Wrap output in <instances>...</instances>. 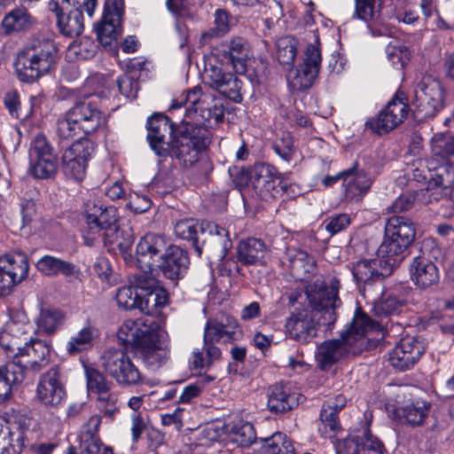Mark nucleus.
Returning a JSON list of instances; mask_svg holds the SVG:
<instances>
[{
  "mask_svg": "<svg viewBox=\"0 0 454 454\" xmlns=\"http://www.w3.org/2000/svg\"><path fill=\"white\" fill-rule=\"evenodd\" d=\"M146 128L147 141L159 159V165L168 159H176L182 167L190 168L211 142L209 132L204 127L185 121L176 124L162 113L151 115Z\"/></svg>",
  "mask_w": 454,
  "mask_h": 454,
  "instance_id": "1",
  "label": "nucleus"
},
{
  "mask_svg": "<svg viewBox=\"0 0 454 454\" xmlns=\"http://www.w3.org/2000/svg\"><path fill=\"white\" fill-rule=\"evenodd\" d=\"M340 280L332 277L328 283L314 284L306 289L304 295L309 307L296 309L286 322V333L292 340L309 343L317 335L319 325H330L335 322V309L340 304Z\"/></svg>",
  "mask_w": 454,
  "mask_h": 454,
  "instance_id": "2",
  "label": "nucleus"
},
{
  "mask_svg": "<svg viewBox=\"0 0 454 454\" xmlns=\"http://www.w3.org/2000/svg\"><path fill=\"white\" fill-rule=\"evenodd\" d=\"M379 326L367 315L356 309L348 327L340 334V339L322 342L316 352L317 366L322 371H328L340 360L348 356H357L367 347L365 334L367 331Z\"/></svg>",
  "mask_w": 454,
  "mask_h": 454,
  "instance_id": "3",
  "label": "nucleus"
},
{
  "mask_svg": "<svg viewBox=\"0 0 454 454\" xmlns=\"http://www.w3.org/2000/svg\"><path fill=\"white\" fill-rule=\"evenodd\" d=\"M58 48L49 38H35L20 50L14 61L18 79L32 83L48 74L56 63Z\"/></svg>",
  "mask_w": 454,
  "mask_h": 454,
  "instance_id": "4",
  "label": "nucleus"
},
{
  "mask_svg": "<svg viewBox=\"0 0 454 454\" xmlns=\"http://www.w3.org/2000/svg\"><path fill=\"white\" fill-rule=\"evenodd\" d=\"M138 321H126L118 332V339L124 345L131 346L144 363L152 368L160 367L167 359L160 334L153 326H139Z\"/></svg>",
  "mask_w": 454,
  "mask_h": 454,
  "instance_id": "5",
  "label": "nucleus"
},
{
  "mask_svg": "<svg viewBox=\"0 0 454 454\" xmlns=\"http://www.w3.org/2000/svg\"><path fill=\"white\" fill-rule=\"evenodd\" d=\"M106 118L97 103L89 98L80 99L58 121L57 134L60 140L82 138L105 124Z\"/></svg>",
  "mask_w": 454,
  "mask_h": 454,
  "instance_id": "6",
  "label": "nucleus"
},
{
  "mask_svg": "<svg viewBox=\"0 0 454 454\" xmlns=\"http://www.w3.org/2000/svg\"><path fill=\"white\" fill-rule=\"evenodd\" d=\"M416 229L412 221L405 216L390 217L385 227L384 239L379 247L378 256L392 269L403 261L404 252L415 239Z\"/></svg>",
  "mask_w": 454,
  "mask_h": 454,
  "instance_id": "7",
  "label": "nucleus"
},
{
  "mask_svg": "<svg viewBox=\"0 0 454 454\" xmlns=\"http://www.w3.org/2000/svg\"><path fill=\"white\" fill-rule=\"evenodd\" d=\"M412 116L419 122L434 118L445 107L446 92L438 80L423 78L414 90Z\"/></svg>",
  "mask_w": 454,
  "mask_h": 454,
  "instance_id": "8",
  "label": "nucleus"
},
{
  "mask_svg": "<svg viewBox=\"0 0 454 454\" xmlns=\"http://www.w3.org/2000/svg\"><path fill=\"white\" fill-rule=\"evenodd\" d=\"M100 363L104 372L122 387H136L145 380V376L122 349L105 351L100 357Z\"/></svg>",
  "mask_w": 454,
  "mask_h": 454,
  "instance_id": "9",
  "label": "nucleus"
},
{
  "mask_svg": "<svg viewBox=\"0 0 454 454\" xmlns=\"http://www.w3.org/2000/svg\"><path fill=\"white\" fill-rule=\"evenodd\" d=\"M85 216L88 234L84 236L85 244L92 246L95 235L104 238L115 229L118 224V210L114 206L104 207L100 201L88 200L85 204Z\"/></svg>",
  "mask_w": 454,
  "mask_h": 454,
  "instance_id": "10",
  "label": "nucleus"
},
{
  "mask_svg": "<svg viewBox=\"0 0 454 454\" xmlns=\"http://www.w3.org/2000/svg\"><path fill=\"white\" fill-rule=\"evenodd\" d=\"M409 110L406 94L398 90L377 116L366 121V126L378 135L387 134L403 122Z\"/></svg>",
  "mask_w": 454,
  "mask_h": 454,
  "instance_id": "11",
  "label": "nucleus"
},
{
  "mask_svg": "<svg viewBox=\"0 0 454 454\" xmlns=\"http://www.w3.org/2000/svg\"><path fill=\"white\" fill-rule=\"evenodd\" d=\"M196 253L199 256L203 252L223 260L232 247L229 231L219 224L207 220L200 222V231L197 237Z\"/></svg>",
  "mask_w": 454,
  "mask_h": 454,
  "instance_id": "12",
  "label": "nucleus"
},
{
  "mask_svg": "<svg viewBox=\"0 0 454 454\" xmlns=\"http://www.w3.org/2000/svg\"><path fill=\"white\" fill-rule=\"evenodd\" d=\"M251 183L254 192L263 200L276 199L288 189L276 168L264 162L256 163L251 169Z\"/></svg>",
  "mask_w": 454,
  "mask_h": 454,
  "instance_id": "13",
  "label": "nucleus"
},
{
  "mask_svg": "<svg viewBox=\"0 0 454 454\" xmlns=\"http://www.w3.org/2000/svg\"><path fill=\"white\" fill-rule=\"evenodd\" d=\"M383 259L380 260H363L357 262L352 268V274L356 281L360 286V291L365 295L366 293L372 294L374 290L376 294L381 293L383 290L382 280L386 276L392 272V268L384 265Z\"/></svg>",
  "mask_w": 454,
  "mask_h": 454,
  "instance_id": "14",
  "label": "nucleus"
},
{
  "mask_svg": "<svg viewBox=\"0 0 454 454\" xmlns=\"http://www.w3.org/2000/svg\"><path fill=\"white\" fill-rule=\"evenodd\" d=\"M320 65L321 53L318 45L308 44L303 63L295 69H287V81L291 90L302 91L310 88L318 74Z\"/></svg>",
  "mask_w": 454,
  "mask_h": 454,
  "instance_id": "15",
  "label": "nucleus"
},
{
  "mask_svg": "<svg viewBox=\"0 0 454 454\" xmlns=\"http://www.w3.org/2000/svg\"><path fill=\"white\" fill-rule=\"evenodd\" d=\"M92 151L93 146L90 140L77 138L61 157V170L65 176L75 182L82 181Z\"/></svg>",
  "mask_w": 454,
  "mask_h": 454,
  "instance_id": "16",
  "label": "nucleus"
},
{
  "mask_svg": "<svg viewBox=\"0 0 454 454\" xmlns=\"http://www.w3.org/2000/svg\"><path fill=\"white\" fill-rule=\"evenodd\" d=\"M30 171L40 179L54 176L57 172L58 158L45 136L39 134L33 140L29 151Z\"/></svg>",
  "mask_w": 454,
  "mask_h": 454,
  "instance_id": "17",
  "label": "nucleus"
},
{
  "mask_svg": "<svg viewBox=\"0 0 454 454\" xmlns=\"http://www.w3.org/2000/svg\"><path fill=\"white\" fill-rule=\"evenodd\" d=\"M124 12V0H106L104 14L95 26L97 38L104 46H111L121 35V22Z\"/></svg>",
  "mask_w": 454,
  "mask_h": 454,
  "instance_id": "18",
  "label": "nucleus"
},
{
  "mask_svg": "<svg viewBox=\"0 0 454 454\" xmlns=\"http://www.w3.org/2000/svg\"><path fill=\"white\" fill-rule=\"evenodd\" d=\"M169 245L163 236L147 233L142 237L136 247L132 263L144 273L154 274L155 265Z\"/></svg>",
  "mask_w": 454,
  "mask_h": 454,
  "instance_id": "19",
  "label": "nucleus"
},
{
  "mask_svg": "<svg viewBox=\"0 0 454 454\" xmlns=\"http://www.w3.org/2000/svg\"><path fill=\"white\" fill-rule=\"evenodd\" d=\"M190 258L188 252L180 247L169 245L155 265L154 273L170 281L176 286L188 271Z\"/></svg>",
  "mask_w": 454,
  "mask_h": 454,
  "instance_id": "20",
  "label": "nucleus"
},
{
  "mask_svg": "<svg viewBox=\"0 0 454 454\" xmlns=\"http://www.w3.org/2000/svg\"><path fill=\"white\" fill-rule=\"evenodd\" d=\"M35 397L41 404L50 409H59L63 404L66 389L58 366L51 367L41 375Z\"/></svg>",
  "mask_w": 454,
  "mask_h": 454,
  "instance_id": "21",
  "label": "nucleus"
},
{
  "mask_svg": "<svg viewBox=\"0 0 454 454\" xmlns=\"http://www.w3.org/2000/svg\"><path fill=\"white\" fill-rule=\"evenodd\" d=\"M428 247L429 244H424L410 264L411 279L422 290L435 286L440 282V271L429 256Z\"/></svg>",
  "mask_w": 454,
  "mask_h": 454,
  "instance_id": "22",
  "label": "nucleus"
},
{
  "mask_svg": "<svg viewBox=\"0 0 454 454\" xmlns=\"http://www.w3.org/2000/svg\"><path fill=\"white\" fill-rule=\"evenodd\" d=\"M50 347L41 340H31L14 356L12 363H15L23 371L25 378L27 372L36 373L49 364Z\"/></svg>",
  "mask_w": 454,
  "mask_h": 454,
  "instance_id": "23",
  "label": "nucleus"
},
{
  "mask_svg": "<svg viewBox=\"0 0 454 454\" xmlns=\"http://www.w3.org/2000/svg\"><path fill=\"white\" fill-rule=\"evenodd\" d=\"M137 285L140 291L138 309L142 313L155 315L168 304V294L164 288L156 286L153 279L141 276L137 278Z\"/></svg>",
  "mask_w": 454,
  "mask_h": 454,
  "instance_id": "24",
  "label": "nucleus"
},
{
  "mask_svg": "<svg viewBox=\"0 0 454 454\" xmlns=\"http://www.w3.org/2000/svg\"><path fill=\"white\" fill-rule=\"evenodd\" d=\"M424 352V347L415 337L401 339L389 353L388 360L393 367L405 371L415 364Z\"/></svg>",
  "mask_w": 454,
  "mask_h": 454,
  "instance_id": "25",
  "label": "nucleus"
},
{
  "mask_svg": "<svg viewBox=\"0 0 454 454\" xmlns=\"http://www.w3.org/2000/svg\"><path fill=\"white\" fill-rule=\"evenodd\" d=\"M427 191L434 200H443L442 205L450 209V214L454 213V171L444 168L437 173L428 181Z\"/></svg>",
  "mask_w": 454,
  "mask_h": 454,
  "instance_id": "26",
  "label": "nucleus"
},
{
  "mask_svg": "<svg viewBox=\"0 0 454 454\" xmlns=\"http://www.w3.org/2000/svg\"><path fill=\"white\" fill-rule=\"evenodd\" d=\"M268 254L269 249L260 239L247 238L237 246V259L242 265H262Z\"/></svg>",
  "mask_w": 454,
  "mask_h": 454,
  "instance_id": "27",
  "label": "nucleus"
},
{
  "mask_svg": "<svg viewBox=\"0 0 454 454\" xmlns=\"http://www.w3.org/2000/svg\"><path fill=\"white\" fill-rule=\"evenodd\" d=\"M356 166L357 163L344 170L343 186L347 200L359 201L371 188L372 180L363 170H358Z\"/></svg>",
  "mask_w": 454,
  "mask_h": 454,
  "instance_id": "28",
  "label": "nucleus"
},
{
  "mask_svg": "<svg viewBox=\"0 0 454 454\" xmlns=\"http://www.w3.org/2000/svg\"><path fill=\"white\" fill-rule=\"evenodd\" d=\"M344 454H384L383 443L369 431L362 435L348 436L343 442Z\"/></svg>",
  "mask_w": 454,
  "mask_h": 454,
  "instance_id": "29",
  "label": "nucleus"
},
{
  "mask_svg": "<svg viewBox=\"0 0 454 454\" xmlns=\"http://www.w3.org/2000/svg\"><path fill=\"white\" fill-rule=\"evenodd\" d=\"M134 231L129 225H118L106 237L103 239L106 246L116 245L126 263H132L134 261L131 254V247L134 243Z\"/></svg>",
  "mask_w": 454,
  "mask_h": 454,
  "instance_id": "30",
  "label": "nucleus"
},
{
  "mask_svg": "<svg viewBox=\"0 0 454 454\" xmlns=\"http://www.w3.org/2000/svg\"><path fill=\"white\" fill-rule=\"evenodd\" d=\"M432 404L424 400H416L395 409L396 417L403 423L413 427H420L430 413Z\"/></svg>",
  "mask_w": 454,
  "mask_h": 454,
  "instance_id": "31",
  "label": "nucleus"
},
{
  "mask_svg": "<svg viewBox=\"0 0 454 454\" xmlns=\"http://www.w3.org/2000/svg\"><path fill=\"white\" fill-rule=\"evenodd\" d=\"M288 266L291 274L300 280H306L314 274L316 262L306 251L301 249H288Z\"/></svg>",
  "mask_w": 454,
  "mask_h": 454,
  "instance_id": "32",
  "label": "nucleus"
},
{
  "mask_svg": "<svg viewBox=\"0 0 454 454\" xmlns=\"http://www.w3.org/2000/svg\"><path fill=\"white\" fill-rule=\"evenodd\" d=\"M223 56L233 65L236 72L245 73L247 62L250 56V45L247 41L240 36H234L226 44Z\"/></svg>",
  "mask_w": 454,
  "mask_h": 454,
  "instance_id": "33",
  "label": "nucleus"
},
{
  "mask_svg": "<svg viewBox=\"0 0 454 454\" xmlns=\"http://www.w3.org/2000/svg\"><path fill=\"white\" fill-rule=\"evenodd\" d=\"M76 4L77 5H74V9L56 15L60 33L67 37L80 35L84 28L81 4L79 2H76Z\"/></svg>",
  "mask_w": 454,
  "mask_h": 454,
  "instance_id": "34",
  "label": "nucleus"
},
{
  "mask_svg": "<svg viewBox=\"0 0 454 454\" xmlns=\"http://www.w3.org/2000/svg\"><path fill=\"white\" fill-rule=\"evenodd\" d=\"M24 380L23 371L11 361L0 366V403L8 401L12 395V388Z\"/></svg>",
  "mask_w": 454,
  "mask_h": 454,
  "instance_id": "35",
  "label": "nucleus"
},
{
  "mask_svg": "<svg viewBox=\"0 0 454 454\" xmlns=\"http://www.w3.org/2000/svg\"><path fill=\"white\" fill-rule=\"evenodd\" d=\"M301 395L287 393L282 385H274L269 389L268 408L271 412L283 413L299 405Z\"/></svg>",
  "mask_w": 454,
  "mask_h": 454,
  "instance_id": "36",
  "label": "nucleus"
},
{
  "mask_svg": "<svg viewBox=\"0 0 454 454\" xmlns=\"http://www.w3.org/2000/svg\"><path fill=\"white\" fill-rule=\"evenodd\" d=\"M224 107L222 104H217L215 100L208 99L199 108L197 114H192L191 118L194 119L197 123H192L197 126L204 127L209 133L208 127L216 125L223 121Z\"/></svg>",
  "mask_w": 454,
  "mask_h": 454,
  "instance_id": "37",
  "label": "nucleus"
},
{
  "mask_svg": "<svg viewBox=\"0 0 454 454\" xmlns=\"http://www.w3.org/2000/svg\"><path fill=\"white\" fill-rule=\"evenodd\" d=\"M383 0H355L354 19L368 24V27L382 22Z\"/></svg>",
  "mask_w": 454,
  "mask_h": 454,
  "instance_id": "38",
  "label": "nucleus"
},
{
  "mask_svg": "<svg viewBox=\"0 0 454 454\" xmlns=\"http://www.w3.org/2000/svg\"><path fill=\"white\" fill-rule=\"evenodd\" d=\"M0 265L4 266V270L9 274V277L13 278L14 285L20 283L27 277L28 260L23 253L4 255L0 258Z\"/></svg>",
  "mask_w": 454,
  "mask_h": 454,
  "instance_id": "39",
  "label": "nucleus"
},
{
  "mask_svg": "<svg viewBox=\"0 0 454 454\" xmlns=\"http://www.w3.org/2000/svg\"><path fill=\"white\" fill-rule=\"evenodd\" d=\"M276 47L278 62L286 69L293 67L297 53V40L292 35H285L277 40Z\"/></svg>",
  "mask_w": 454,
  "mask_h": 454,
  "instance_id": "40",
  "label": "nucleus"
},
{
  "mask_svg": "<svg viewBox=\"0 0 454 454\" xmlns=\"http://www.w3.org/2000/svg\"><path fill=\"white\" fill-rule=\"evenodd\" d=\"M209 97L202 96L201 88L197 86L187 91L184 96H181L180 101L178 99L173 100L170 109H176L181 107L183 105L185 106V115L192 117V114H197V108L202 106Z\"/></svg>",
  "mask_w": 454,
  "mask_h": 454,
  "instance_id": "41",
  "label": "nucleus"
},
{
  "mask_svg": "<svg viewBox=\"0 0 454 454\" xmlns=\"http://www.w3.org/2000/svg\"><path fill=\"white\" fill-rule=\"evenodd\" d=\"M88 391L98 395H104L111 391L113 382L98 369L85 367Z\"/></svg>",
  "mask_w": 454,
  "mask_h": 454,
  "instance_id": "42",
  "label": "nucleus"
},
{
  "mask_svg": "<svg viewBox=\"0 0 454 454\" xmlns=\"http://www.w3.org/2000/svg\"><path fill=\"white\" fill-rule=\"evenodd\" d=\"M31 17L26 10L15 9L9 12L3 20L2 26L6 34L14 31H22L31 26Z\"/></svg>",
  "mask_w": 454,
  "mask_h": 454,
  "instance_id": "43",
  "label": "nucleus"
},
{
  "mask_svg": "<svg viewBox=\"0 0 454 454\" xmlns=\"http://www.w3.org/2000/svg\"><path fill=\"white\" fill-rule=\"evenodd\" d=\"M232 17L225 9H217L214 14V27L202 34V39H211L214 37H222L226 35L231 28V20Z\"/></svg>",
  "mask_w": 454,
  "mask_h": 454,
  "instance_id": "44",
  "label": "nucleus"
},
{
  "mask_svg": "<svg viewBox=\"0 0 454 454\" xmlns=\"http://www.w3.org/2000/svg\"><path fill=\"white\" fill-rule=\"evenodd\" d=\"M115 300L118 306L126 310L137 309L140 301V291L138 285L123 286L118 288Z\"/></svg>",
  "mask_w": 454,
  "mask_h": 454,
  "instance_id": "45",
  "label": "nucleus"
},
{
  "mask_svg": "<svg viewBox=\"0 0 454 454\" xmlns=\"http://www.w3.org/2000/svg\"><path fill=\"white\" fill-rule=\"evenodd\" d=\"M174 231L178 238L191 241L193 248L196 250L198 245L196 239L200 235V222L193 218L183 219L175 224Z\"/></svg>",
  "mask_w": 454,
  "mask_h": 454,
  "instance_id": "46",
  "label": "nucleus"
},
{
  "mask_svg": "<svg viewBox=\"0 0 454 454\" xmlns=\"http://www.w3.org/2000/svg\"><path fill=\"white\" fill-rule=\"evenodd\" d=\"M64 315L58 309H42L37 319V325L41 331L52 334L63 324Z\"/></svg>",
  "mask_w": 454,
  "mask_h": 454,
  "instance_id": "47",
  "label": "nucleus"
},
{
  "mask_svg": "<svg viewBox=\"0 0 454 454\" xmlns=\"http://www.w3.org/2000/svg\"><path fill=\"white\" fill-rule=\"evenodd\" d=\"M241 85V81L235 74L228 73L220 85H216V90L231 101L240 103L242 101Z\"/></svg>",
  "mask_w": 454,
  "mask_h": 454,
  "instance_id": "48",
  "label": "nucleus"
},
{
  "mask_svg": "<svg viewBox=\"0 0 454 454\" xmlns=\"http://www.w3.org/2000/svg\"><path fill=\"white\" fill-rule=\"evenodd\" d=\"M338 410L336 408H331L330 405H324L321 410L320 419L323 427H319V430L328 434V437H332L340 430V425L338 420Z\"/></svg>",
  "mask_w": 454,
  "mask_h": 454,
  "instance_id": "49",
  "label": "nucleus"
},
{
  "mask_svg": "<svg viewBox=\"0 0 454 454\" xmlns=\"http://www.w3.org/2000/svg\"><path fill=\"white\" fill-rule=\"evenodd\" d=\"M403 306V300L390 294L387 297H382L374 303L373 312L379 317H386L399 313Z\"/></svg>",
  "mask_w": 454,
  "mask_h": 454,
  "instance_id": "50",
  "label": "nucleus"
},
{
  "mask_svg": "<svg viewBox=\"0 0 454 454\" xmlns=\"http://www.w3.org/2000/svg\"><path fill=\"white\" fill-rule=\"evenodd\" d=\"M93 333L90 327L82 329L76 336L71 338L67 346V350L70 355L78 354L86 350L92 342Z\"/></svg>",
  "mask_w": 454,
  "mask_h": 454,
  "instance_id": "51",
  "label": "nucleus"
},
{
  "mask_svg": "<svg viewBox=\"0 0 454 454\" xmlns=\"http://www.w3.org/2000/svg\"><path fill=\"white\" fill-rule=\"evenodd\" d=\"M273 149L284 160L289 162L295 152L294 137L290 133L283 132L281 137L275 141Z\"/></svg>",
  "mask_w": 454,
  "mask_h": 454,
  "instance_id": "52",
  "label": "nucleus"
},
{
  "mask_svg": "<svg viewBox=\"0 0 454 454\" xmlns=\"http://www.w3.org/2000/svg\"><path fill=\"white\" fill-rule=\"evenodd\" d=\"M102 418L99 415H93L82 427L79 438L80 442H88L92 441H100L98 430L101 425Z\"/></svg>",
  "mask_w": 454,
  "mask_h": 454,
  "instance_id": "53",
  "label": "nucleus"
},
{
  "mask_svg": "<svg viewBox=\"0 0 454 454\" xmlns=\"http://www.w3.org/2000/svg\"><path fill=\"white\" fill-rule=\"evenodd\" d=\"M233 440L241 446H249L257 439L252 424L246 423L233 428Z\"/></svg>",
  "mask_w": 454,
  "mask_h": 454,
  "instance_id": "54",
  "label": "nucleus"
},
{
  "mask_svg": "<svg viewBox=\"0 0 454 454\" xmlns=\"http://www.w3.org/2000/svg\"><path fill=\"white\" fill-rule=\"evenodd\" d=\"M116 84L121 94L126 98H137L139 87L138 82L134 76L124 74L116 80Z\"/></svg>",
  "mask_w": 454,
  "mask_h": 454,
  "instance_id": "55",
  "label": "nucleus"
},
{
  "mask_svg": "<svg viewBox=\"0 0 454 454\" xmlns=\"http://www.w3.org/2000/svg\"><path fill=\"white\" fill-rule=\"evenodd\" d=\"M230 177L239 191H243L248 186L251 181V170L245 168L244 167L232 166L229 168Z\"/></svg>",
  "mask_w": 454,
  "mask_h": 454,
  "instance_id": "56",
  "label": "nucleus"
},
{
  "mask_svg": "<svg viewBox=\"0 0 454 454\" xmlns=\"http://www.w3.org/2000/svg\"><path fill=\"white\" fill-rule=\"evenodd\" d=\"M280 115L286 119L290 125H296L299 127H307L309 125L308 118L297 109L294 105L288 107L281 106Z\"/></svg>",
  "mask_w": 454,
  "mask_h": 454,
  "instance_id": "57",
  "label": "nucleus"
},
{
  "mask_svg": "<svg viewBox=\"0 0 454 454\" xmlns=\"http://www.w3.org/2000/svg\"><path fill=\"white\" fill-rule=\"evenodd\" d=\"M325 230L331 236L345 230L351 223L350 217L347 214H339L327 218L325 222Z\"/></svg>",
  "mask_w": 454,
  "mask_h": 454,
  "instance_id": "58",
  "label": "nucleus"
},
{
  "mask_svg": "<svg viewBox=\"0 0 454 454\" xmlns=\"http://www.w3.org/2000/svg\"><path fill=\"white\" fill-rule=\"evenodd\" d=\"M223 325L220 324V326L215 324L214 321L209 319L205 326L204 332V342L206 343H215L223 340V341H231L232 340H227V335L223 333L221 330Z\"/></svg>",
  "mask_w": 454,
  "mask_h": 454,
  "instance_id": "59",
  "label": "nucleus"
},
{
  "mask_svg": "<svg viewBox=\"0 0 454 454\" xmlns=\"http://www.w3.org/2000/svg\"><path fill=\"white\" fill-rule=\"evenodd\" d=\"M220 326L223 325L221 330L227 335V340H236L237 329L239 325L236 319L229 315L222 314L215 319H211Z\"/></svg>",
  "mask_w": 454,
  "mask_h": 454,
  "instance_id": "60",
  "label": "nucleus"
},
{
  "mask_svg": "<svg viewBox=\"0 0 454 454\" xmlns=\"http://www.w3.org/2000/svg\"><path fill=\"white\" fill-rule=\"evenodd\" d=\"M286 435L281 432H276L269 437L260 438L264 443L263 447L270 454H279L282 448L278 443L284 444Z\"/></svg>",
  "mask_w": 454,
  "mask_h": 454,
  "instance_id": "61",
  "label": "nucleus"
},
{
  "mask_svg": "<svg viewBox=\"0 0 454 454\" xmlns=\"http://www.w3.org/2000/svg\"><path fill=\"white\" fill-rule=\"evenodd\" d=\"M80 454H114L111 447L105 446L101 441L80 442Z\"/></svg>",
  "mask_w": 454,
  "mask_h": 454,
  "instance_id": "62",
  "label": "nucleus"
},
{
  "mask_svg": "<svg viewBox=\"0 0 454 454\" xmlns=\"http://www.w3.org/2000/svg\"><path fill=\"white\" fill-rule=\"evenodd\" d=\"M59 259V258L51 255H44L37 262L36 268L43 275L48 277H53V271L58 263Z\"/></svg>",
  "mask_w": 454,
  "mask_h": 454,
  "instance_id": "63",
  "label": "nucleus"
},
{
  "mask_svg": "<svg viewBox=\"0 0 454 454\" xmlns=\"http://www.w3.org/2000/svg\"><path fill=\"white\" fill-rule=\"evenodd\" d=\"M434 153L442 158L454 157V137H450L446 140L440 141V145H435Z\"/></svg>",
  "mask_w": 454,
  "mask_h": 454,
  "instance_id": "64",
  "label": "nucleus"
}]
</instances>
